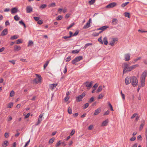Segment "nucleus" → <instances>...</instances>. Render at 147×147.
Returning <instances> with one entry per match:
<instances>
[{"label":"nucleus","mask_w":147,"mask_h":147,"mask_svg":"<svg viewBox=\"0 0 147 147\" xmlns=\"http://www.w3.org/2000/svg\"><path fill=\"white\" fill-rule=\"evenodd\" d=\"M82 59L83 57L82 56H80L76 57L72 61V63L73 64H74L76 65L75 64L76 63L80 61Z\"/></svg>","instance_id":"2"},{"label":"nucleus","mask_w":147,"mask_h":147,"mask_svg":"<svg viewBox=\"0 0 147 147\" xmlns=\"http://www.w3.org/2000/svg\"><path fill=\"white\" fill-rule=\"evenodd\" d=\"M103 97V96L101 94H100L98 97V99H100L102 98Z\"/></svg>","instance_id":"59"},{"label":"nucleus","mask_w":147,"mask_h":147,"mask_svg":"<svg viewBox=\"0 0 147 147\" xmlns=\"http://www.w3.org/2000/svg\"><path fill=\"white\" fill-rule=\"evenodd\" d=\"M8 145V142L7 140L5 141L2 144L3 147H6Z\"/></svg>","instance_id":"23"},{"label":"nucleus","mask_w":147,"mask_h":147,"mask_svg":"<svg viewBox=\"0 0 147 147\" xmlns=\"http://www.w3.org/2000/svg\"><path fill=\"white\" fill-rule=\"evenodd\" d=\"M138 66L139 65L138 64H136L129 67L128 69H129L128 70V71H130L136 67H138Z\"/></svg>","instance_id":"11"},{"label":"nucleus","mask_w":147,"mask_h":147,"mask_svg":"<svg viewBox=\"0 0 147 147\" xmlns=\"http://www.w3.org/2000/svg\"><path fill=\"white\" fill-rule=\"evenodd\" d=\"M125 58V61H128L129 60L130 58V54L129 53H127L125 54L124 55Z\"/></svg>","instance_id":"12"},{"label":"nucleus","mask_w":147,"mask_h":147,"mask_svg":"<svg viewBox=\"0 0 147 147\" xmlns=\"http://www.w3.org/2000/svg\"><path fill=\"white\" fill-rule=\"evenodd\" d=\"M136 139V138L135 137H132L130 139V140L131 141H134Z\"/></svg>","instance_id":"58"},{"label":"nucleus","mask_w":147,"mask_h":147,"mask_svg":"<svg viewBox=\"0 0 147 147\" xmlns=\"http://www.w3.org/2000/svg\"><path fill=\"white\" fill-rule=\"evenodd\" d=\"M103 41L104 44L105 45H107L108 43L107 38L106 37H105L103 38Z\"/></svg>","instance_id":"24"},{"label":"nucleus","mask_w":147,"mask_h":147,"mask_svg":"<svg viewBox=\"0 0 147 147\" xmlns=\"http://www.w3.org/2000/svg\"><path fill=\"white\" fill-rule=\"evenodd\" d=\"M140 82L141 84L142 87H144L145 85V79L140 78Z\"/></svg>","instance_id":"18"},{"label":"nucleus","mask_w":147,"mask_h":147,"mask_svg":"<svg viewBox=\"0 0 147 147\" xmlns=\"http://www.w3.org/2000/svg\"><path fill=\"white\" fill-rule=\"evenodd\" d=\"M91 20V18H89L88 21L86 24L83 27L84 29L88 28L90 26V24Z\"/></svg>","instance_id":"8"},{"label":"nucleus","mask_w":147,"mask_h":147,"mask_svg":"<svg viewBox=\"0 0 147 147\" xmlns=\"http://www.w3.org/2000/svg\"><path fill=\"white\" fill-rule=\"evenodd\" d=\"M57 85V84H53L50 85V87L51 88L53 89Z\"/></svg>","instance_id":"26"},{"label":"nucleus","mask_w":147,"mask_h":147,"mask_svg":"<svg viewBox=\"0 0 147 147\" xmlns=\"http://www.w3.org/2000/svg\"><path fill=\"white\" fill-rule=\"evenodd\" d=\"M124 66V69L123 70V73L124 74L125 73L127 72L128 71L129 68V65L126 63H124L123 64Z\"/></svg>","instance_id":"3"},{"label":"nucleus","mask_w":147,"mask_h":147,"mask_svg":"<svg viewBox=\"0 0 147 147\" xmlns=\"http://www.w3.org/2000/svg\"><path fill=\"white\" fill-rule=\"evenodd\" d=\"M93 83L92 81H91L90 82H86L84 83L86 86L88 90H89L90 88L92 86V84Z\"/></svg>","instance_id":"4"},{"label":"nucleus","mask_w":147,"mask_h":147,"mask_svg":"<svg viewBox=\"0 0 147 147\" xmlns=\"http://www.w3.org/2000/svg\"><path fill=\"white\" fill-rule=\"evenodd\" d=\"M109 28V26H103L100 28H98L97 29V30H101L102 31H103L106 30L107 28Z\"/></svg>","instance_id":"14"},{"label":"nucleus","mask_w":147,"mask_h":147,"mask_svg":"<svg viewBox=\"0 0 147 147\" xmlns=\"http://www.w3.org/2000/svg\"><path fill=\"white\" fill-rule=\"evenodd\" d=\"M89 104L88 103H86L84 104V109H85L86 108L88 107L89 106Z\"/></svg>","instance_id":"47"},{"label":"nucleus","mask_w":147,"mask_h":147,"mask_svg":"<svg viewBox=\"0 0 147 147\" xmlns=\"http://www.w3.org/2000/svg\"><path fill=\"white\" fill-rule=\"evenodd\" d=\"M94 101V98L93 97H92L88 101V102L89 103H91Z\"/></svg>","instance_id":"44"},{"label":"nucleus","mask_w":147,"mask_h":147,"mask_svg":"<svg viewBox=\"0 0 147 147\" xmlns=\"http://www.w3.org/2000/svg\"><path fill=\"white\" fill-rule=\"evenodd\" d=\"M147 76V71H144L142 74L140 78L145 79Z\"/></svg>","instance_id":"9"},{"label":"nucleus","mask_w":147,"mask_h":147,"mask_svg":"<svg viewBox=\"0 0 147 147\" xmlns=\"http://www.w3.org/2000/svg\"><path fill=\"white\" fill-rule=\"evenodd\" d=\"M75 130L74 129H73L71 131V132L70 133V135L71 136H72L75 133Z\"/></svg>","instance_id":"52"},{"label":"nucleus","mask_w":147,"mask_h":147,"mask_svg":"<svg viewBox=\"0 0 147 147\" xmlns=\"http://www.w3.org/2000/svg\"><path fill=\"white\" fill-rule=\"evenodd\" d=\"M9 133H5L4 134V136L6 138H7L9 137Z\"/></svg>","instance_id":"57"},{"label":"nucleus","mask_w":147,"mask_h":147,"mask_svg":"<svg viewBox=\"0 0 147 147\" xmlns=\"http://www.w3.org/2000/svg\"><path fill=\"white\" fill-rule=\"evenodd\" d=\"M101 110L100 108H98L94 112V115H96L98 114L100 112Z\"/></svg>","instance_id":"20"},{"label":"nucleus","mask_w":147,"mask_h":147,"mask_svg":"<svg viewBox=\"0 0 147 147\" xmlns=\"http://www.w3.org/2000/svg\"><path fill=\"white\" fill-rule=\"evenodd\" d=\"M47 6V5L45 4H42L40 7V8L42 9H43Z\"/></svg>","instance_id":"36"},{"label":"nucleus","mask_w":147,"mask_h":147,"mask_svg":"<svg viewBox=\"0 0 147 147\" xmlns=\"http://www.w3.org/2000/svg\"><path fill=\"white\" fill-rule=\"evenodd\" d=\"M34 19L36 21H38L40 19V18L39 17H34Z\"/></svg>","instance_id":"54"},{"label":"nucleus","mask_w":147,"mask_h":147,"mask_svg":"<svg viewBox=\"0 0 147 147\" xmlns=\"http://www.w3.org/2000/svg\"><path fill=\"white\" fill-rule=\"evenodd\" d=\"M32 7L30 6H27L26 8V12L27 13H30L32 11Z\"/></svg>","instance_id":"10"},{"label":"nucleus","mask_w":147,"mask_h":147,"mask_svg":"<svg viewBox=\"0 0 147 147\" xmlns=\"http://www.w3.org/2000/svg\"><path fill=\"white\" fill-rule=\"evenodd\" d=\"M98 41L101 44H103V42L102 41V37H100L98 39Z\"/></svg>","instance_id":"49"},{"label":"nucleus","mask_w":147,"mask_h":147,"mask_svg":"<svg viewBox=\"0 0 147 147\" xmlns=\"http://www.w3.org/2000/svg\"><path fill=\"white\" fill-rule=\"evenodd\" d=\"M43 22V21L42 20H39L38 22V23L39 24H41Z\"/></svg>","instance_id":"56"},{"label":"nucleus","mask_w":147,"mask_h":147,"mask_svg":"<svg viewBox=\"0 0 147 147\" xmlns=\"http://www.w3.org/2000/svg\"><path fill=\"white\" fill-rule=\"evenodd\" d=\"M8 33V30L7 29V28H5L4 30H3L2 32L1 35V36H4L6 35Z\"/></svg>","instance_id":"15"},{"label":"nucleus","mask_w":147,"mask_h":147,"mask_svg":"<svg viewBox=\"0 0 147 147\" xmlns=\"http://www.w3.org/2000/svg\"><path fill=\"white\" fill-rule=\"evenodd\" d=\"M138 115V114L137 113H134L132 116L131 117V119H133L135 117H136Z\"/></svg>","instance_id":"39"},{"label":"nucleus","mask_w":147,"mask_h":147,"mask_svg":"<svg viewBox=\"0 0 147 147\" xmlns=\"http://www.w3.org/2000/svg\"><path fill=\"white\" fill-rule=\"evenodd\" d=\"M18 11V9L16 7H14L12 8L11 10V13L12 14H14L15 13H17Z\"/></svg>","instance_id":"13"},{"label":"nucleus","mask_w":147,"mask_h":147,"mask_svg":"<svg viewBox=\"0 0 147 147\" xmlns=\"http://www.w3.org/2000/svg\"><path fill=\"white\" fill-rule=\"evenodd\" d=\"M13 102L9 103L7 105V107L8 108H11L13 105Z\"/></svg>","instance_id":"30"},{"label":"nucleus","mask_w":147,"mask_h":147,"mask_svg":"<svg viewBox=\"0 0 147 147\" xmlns=\"http://www.w3.org/2000/svg\"><path fill=\"white\" fill-rule=\"evenodd\" d=\"M108 104H109V107H110V109L111 110V111H113V107H112L111 104L109 102H108Z\"/></svg>","instance_id":"48"},{"label":"nucleus","mask_w":147,"mask_h":147,"mask_svg":"<svg viewBox=\"0 0 147 147\" xmlns=\"http://www.w3.org/2000/svg\"><path fill=\"white\" fill-rule=\"evenodd\" d=\"M80 50H74L72 51V53L73 54L77 53L79 52Z\"/></svg>","instance_id":"32"},{"label":"nucleus","mask_w":147,"mask_h":147,"mask_svg":"<svg viewBox=\"0 0 147 147\" xmlns=\"http://www.w3.org/2000/svg\"><path fill=\"white\" fill-rule=\"evenodd\" d=\"M124 16L125 17H128L129 18L130 17V13L127 12H125L124 13Z\"/></svg>","instance_id":"31"},{"label":"nucleus","mask_w":147,"mask_h":147,"mask_svg":"<svg viewBox=\"0 0 147 147\" xmlns=\"http://www.w3.org/2000/svg\"><path fill=\"white\" fill-rule=\"evenodd\" d=\"M92 35L94 36H98L99 34L98 33L94 32L93 33Z\"/></svg>","instance_id":"53"},{"label":"nucleus","mask_w":147,"mask_h":147,"mask_svg":"<svg viewBox=\"0 0 147 147\" xmlns=\"http://www.w3.org/2000/svg\"><path fill=\"white\" fill-rule=\"evenodd\" d=\"M62 18H63V17H62V16H59L57 18L56 20H61L62 19Z\"/></svg>","instance_id":"42"},{"label":"nucleus","mask_w":147,"mask_h":147,"mask_svg":"<svg viewBox=\"0 0 147 147\" xmlns=\"http://www.w3.org/2000/svg\"><path fill=\"white\" fill-rule=\"evenodd\" d=\"M18 35H15L14 36H12L11 37V40H13V39H15L17 38H18Z\"/></svg>","instance_id":"29"},{"label":"nucleus","mask_w":147,"mask_h":147,"mask_svg":"<svg viewBox=\"0 0 147 147\" xmlns=\"http://www.w3.org/2000/svg\"><path fill=\"white\" fill-rule=\"evenodd\" d=\"M118 20L116 18H114L113 19L112 23L113 25H116L117 24Z\"/></svg>","instance_id":"19"},{"label":"nucleus","mask_w":147,"mask_h":147,"mask_svg":"<svg viewBox=\"0 0 147 147\" xmlns=\"http://www.w3.org/2000/svg\"><path fill=\"white\" fill-rule=\"evenodd\" d=\"M22 42L21 41V40L18 39L17 40L16 43L17 44H19L20 43H21Z\"/></svg>","instance_id":"55"},{"label":"nucleus","mask_w":147,"mask_h":147,"mask_svg":"<svg viewBox=\"0 0 147 147\" xmlns=\"http://www.w3.org/2000/svg\"><path fill=\"white\" fill-rule=\"evenodd\" d=\"M125 83L126 85L129 84L131 82V77L128 76L125 79Z\"/></svg>","instance_id":"7"},{"label":"nucleus","mask_w":147,"mask_h":147,"mask_svg":"<svg viewBox=\"0 0 147 147\" xmlns=\"http://www.w3.org/2000/svg\"><path fill=\"white\" fill-rule=\"evenodd\" d=\"M95 1V0H91L89 1V3L90 5H91L93 4Z\"/></svg>","instance_id":"41"},{"label":"nucleus","mask_w":147,"mask_h":147,"mask_svg":"<svg viewBox=\"0 0 147 147\" xmlns=\"http://www.w3.org/2000/svg\"><path fill=\"white\" fill-rule=\"evenodd\" d=\"M145 124V121H143V123H142L140 125V129H142L143 128V126Z\"/></svg>","instance_id":"40"},{"label":"nucleus","mask_w":147,"mask_h":147,"mask_svg":"<svg viewBox=\"0 0 147 147\" xmlns=\"http://www.w3.org/2000/svg\"><path fill=\"white\" fill-rule=\"evenodd\" d=\"M82 98L81 96H79L76 97V100L78 102L81 101L82 100Z\"/></svg>","instance_id":"21"},{"label":"nucleus","mask_w":147,"mask_h":147,"mask_svg":"<svg viewBox=\"0 0 147 147\" xmlns=\"http://www.w3.org/2000/svg\"><path fill=\"white\" fill-rule=\"evenodd\" d=\"M33 45V41L32 40H30L29 42L28 45V46H32Z\"/></svg>","instance_id":"37"},{"label":"nucleus","mask_w":147,"mask_h":147,"mask_svg":"<svg viewBox=\"0 0 147 147\" xmlns=\"http://www.w3.org/2000/svg\"><path fill=\"white\" fill-rule=\"evenodd\" d=\"M30 115V113H28L25 117V118H28Z\"/></svg>","instance_id":"62"},{"label":"nucleus","mask_w":147,"mask_h":147,"mask_svg":"<svg viewBox=\"0 0 147 147\" xmlns=\"http://www.w3.org/2000/svg\"><path fill=\"white\" fill-rule=\"evenodd\" d=\"M143 62L144 64L147 65V59L144 60Z\"/></svg>","instance_id":"64"},{"label":"nucleus","mask_w":147,"mask_h":147,"mask_svg":"<svg viewBox=\"0 0 147 147\" xmlns=\"http://www.w3.org/2000/svg\"><path fill=\"white\" fill-rule=\"evenodd\" d=\"M71 58V56H68V57H67L66 59V62H68L69 61H70Z\"/></svg>","instance_id":"46"},{"label":"nucleus","mask_w":147,"mask_h":147,"mask_svg":"<svg viewBox=\"0 0 147 147\" xmlns=\"http://www.w3.org/2000/svg\"><path fill=\"white\" fill-rule=\"evenodd\" d=\"M54 138H52L49 140V142L50 143H52L54 142Z\"/></svg>","instance_id":"45"},{"label":"nucleus","mask_w":147,"mask_h":147,"mask_svg":"<svg viewBox=\"0 0 147 147\" xmlns=\"http://www.w3.org/2000/svg\"><path fill=\"white\" fill-rule=\"evenodd\" d=\"M98 86V84L96 83L93 86V88H94V89H96Z\"/></svg>","instance_id":"60"},{"label":"nucleus","mask_w":147,"mask_h":147,"mask_svg":"<svg viewBox=\"0 0 147 147\" xmlns=\"http://www.w3.org/2000/svg\"><path fill=\"white\" fill-rule=\"evenodd\" d=\"M21 47L19 46L16 45L14 47V49L15 51H18L20 50Z\"/></svg>","instance_id":"22"},{"label":"nucleus","mask_w":147,"mask_h":147,"mask_svg":"<svg viewBox=\"0 0 147 147\" xmlns=\"http://www.w3.org/2000/svg\"><path fill=\"white\" fill-rule=\"evenodd\" d=\"M92 45V43H88L86 44L84 46V48L85 49H86L87 48V47L90 45Z\"/></svg>","instance_id":"35"},{"label":"nucleus","mask_w":147,"mask_h":147,"mask_svg":"<svg viewBox=\"0 0 147 147\" xmlns=\"http://www.w3.org/2000/svg\"><path fill=\"white\" fill-rule=\"evenodd\" d=\"M68 112L69 114H72V109L70 107H69L68 109Z\"/></svg>","instance_id":"33"},{"label":"nucleus","mask_w":147,"mask_h":147,"mask_svg":"<svg viewBox=\"0 0 147 147\" xmlns=\"http://www.w3.org/2000/svg\"><path fill=\"white\" fill-rule=\"evenodd\" d=\"M117 40L115 38H113V40L110 43L109 45L112 46H113L114 45L115 43H117Z\"/></svg>","instance_id":"16"},{"label":"nucleus","mask_w":147,"mask_h":147,"mask_svg":"<svg viewBox=\"0 0 147 147\" xmlns=\"http://www.w3.org/2000/svg\"><path fill=\"white\" fill-rule=\"evenodd\" d=\"M50 60L49 61H47L46 63L44 64V69H45L46 67L47 66L48 64H49V62Z\"/></svg>","instance_id":"28"},{"label":"nucleus","mask_w":147,"mask_h":147,"mask_svg":"<svg viewBox=\"0 0 147 147\" xmlns=\"http://www.w3.org/2000/svg\"><path fill=\"white\" fill-rule=\"evenodd\" d=\"M14 18L16 21H17L20 19V18L18 17L17 15H16L14 17Z\"/></svg>","instance_id":"38"},{"label":"nucleus","mask_w":147,"mask_h":147,"mask_svg":"<svg viewBox=\"0 0 147 147\" xmlns=\"http://www.w3.org/2000/svg\"><path fill=\"white\" fill-rule=\"evenodd\" d=\"M117 5V3L115 2H112L111 3L106 6V8H111L114 7H115Z\"/></svg>","instance_id":"5"},{"label":"nucleus","mask_w":147,"mask_h":147,"mask_svg":"<svg viewBox=\"0 0 147 147\" xmlns=\"http://www.w3.org/2000/svg\"><path fill=\"white\" fill-rule=\"evenodd\" d=\"M108 119H106L105 121L102 122L101 126H104L107 125L108 124Z\"/></svg>","instance_id":"17"},{"label":"nucleus","mask_w":147,"mask_h":147,"mask_svg":"<svg viewBox=\"0 0 147 147\" xmlns=\"http://www.w3.org/2000/svg\"><path fill=\"white\" fill-rule=\"evenodd\" d=\"M36 77L38 78V79H35L34 80V82L36 84H38L39 82H41L42 79V78L40 75L36 74Z\"/></svg>","instance_id":"6"},{"label":"nucleus","mask_w":147,"mask_h":147,"mask_svg":"<svg viewBox=\"0 0 147 147\" xmlns=\"http://www.w3.org/2000/svg\"><path fill=\"white\" fill-rule=\"evenodd\" d=\"M74 24V23L71 24L67 28V29L69 30V28L72 27Z\"/></svg>","instance_id":"50"},{"label":"nucleus","mask_w":147,"mask_h":147,"mask_svg":"<svg viewBox=\"0 0 147 147\" xmlns=\"http://www.w3.org/2000/svg\"><path fill=\"white\" fill-rule=\"evenodd\" d=\"M15 94V92L13 90H12L10 94V96L12 97L14 96Z\"/></svg>","instance_id":"34"},{"label":"nucleus","mask_w":147,"mask_h":147,"mask_svg":"<svg viewBox=\"0 0 147 147\" xmlns=\"http://www.w3.org/2000/svg\"><path fill=\"white\" fill-rule=\"evenodd\" d=\"M61 144V143L60 142V141H59L58 143H57V144L56 145V147H57L59 146Z\"/></svg>","instance_id":"63"},{"label":"nucleus","mask_w":147,"mask_h":147,"mask_svg":"<svg viewBox=\"0 0 147 147\" xmlns=\"http://www.w3.org/2000/svg\"><path fill=\"white\" fill-rule=\"evenodd\" d=\"M129 3V2H127L123 3L121 5V7L124 8V7L126 6Z\"/></svg>","instance_id":"27"},{"label":"nucleus","mask_w":147,"mask_h":147,"mask_svg":"<svg viewBox=\"0 0 147 147\" xmlns=\"http://www.w3.org/2000/svg\"><path fill=\"white\" fill-rule=\"evenodd\" d=\"M79 32V30H76V31L74 33V34H73V36H77Z\"/></svg>","instance_id":"43"},{"label":"nucleus","mask_w":147,"mask_h":147,"mask_svg":"<svg viewBox=\"0 0 147 147\" xmlns=\"http://www.w3.org/2000/svg\"><path fill=\"white\" fill-rule=\"evenodd\" d=\"M138 80L137 78L134 76L131 77V82L132 85L135 87L137 86L138 83Z\"/></svg>","instance_id":"1"},{"label":"nucleus","mask_w":147,"mask_h":147,"mask_svg":"<svg viewBox=\"0 0 147 147\" xmlns=\"http://www.w3.org/2000/svg\"><path fill=\"white\" fill-rule=\"evenodd\" d=\"M109 114V110L107 111L106 112H105L104 114V115H107Z\"/></svg>","instance_id":"61"},{"label":"nucleus","mask_w":147,"mask_h":147,"mask_svg":"<svg viewBox=\"0 0 147 147\" xmlns=\"http://www.w3.org/2000/svg\"><path fill=\"white\" fill-rule=\"evenodd\" d=\"M93 125H91L89 126V127H88V129L89 130H91L93 129Z\"/></svg>","instance_id":"51"},{"label":"nucleus","mask_w":147,"mask_h":147,"mask_svg":"<svg viewBox=\"0 0 147 147\" xmlns=\"http://www.w3.org/2000/svg\"><path fill=\"white\" fill-rule=\"evenodd\" d=\"M102 86H99L96 92L98 93L101 92L102 90Z\"/></svg>","instance_id":"25"}]
</instances>
